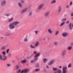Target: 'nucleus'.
<instances>
[{"label": "nucleus", "instance_id": "c85d7f7f", "mask_svg": "<svg viewBox=\"0 0 73 73\" xmlns=\"http://www.w3.org/2000/svg\"><path fill=\"white\" fill-rule=\"evenodd\" d=\"M38 60V57H35V58H34V60L35 61H36Z\"/></svg>", "mask_w": 73, "mask_h": 73}, {"label": "nucleus", "instance_id": "09e8293b", "mask_svg": "<svg viewBox=\"0 0 73 73\" xmlns=\"http://www.w3.org/2000/svg\"><path fill=\"white\" fill-rule=\"evenodd\" d=\"M69 23V21H67L66 22V24H68Z\"/></svg>", "mask_w": 73, "mask_h": 73}, {"label": "nucleus", "instance_id": "39448f33", "mask_svg": "<svg viewBox=\"0 0 73 73\" xmlns=\"http://www.w3.org/2000/svg\"><path fill=\"white\" fill-rule=\"evenodd\" d=\"M44 7L43 4H41L40 5H39L38 7V9L39 10H41V9L43 8Z\"/></svg>", "mask_w": 73, "mask_h": 73}, {"label": "nucleus", "instance_id": "2eb2a0df", "mask_svg": "<svg viewBox=\"0 0 73 73\" xmlns=\"http://www.w3.org/2000/svg\"><path fill=\"white\" fill-rule=\"evenodd\" d=\"M69 29L71 30H72L73 29V28L72 27V23H71L69 24Z\"/></svg>", "mask_w": 73, "mask_h": 73}, {"label": "nucleus", "instance_id": "7ed1b4c3", "mask_svg": "<svg viewBox=\"0 0 73 73\" xmlns=\"http://www.w3.org/2000/svg\"><path fill=\"white\" fill-rule=\"evenodd\" d=\"M27 11H28V8H26L22 10L20 12V13L21 14H23L25 12H26Z\"/></svg>", "mask_w": 73, "mask_h": 73}, {"label": "nucleus", "instance_id": "6e6d98bb", "mask_svg": "<svg viewBox=\"0 0 73 73\" xmlns=\"http://www.w3.org/2000/svg\"><path fill=\"white\" fill-rule=\"evenodd\" d=\"M0 39H3V38H4V37H0Z\"/></svg>", "mask_w": 73, "mask_h": 73}, {"label": "nucleus", "instance_id": "5701e85b", "mask_svg": "<svg viewBox=\"0 0 73 73\" xmlns=\"http://www.w3.org/2000/svg\"><path fill=\"white\" fill-rule=\"evenodd\" d=\"M47 61H48V59L45 58L43 59V62L44 63H45Z\"/></svg>", "mask_w": 73, "mask_h": 73}, {"label": "nucleus", "instance_id": "1a4fd4ad", "mask_svg": "<svg viewBox=\"0 0 73 73\" xmlns=\"http://www.w3.org/2000/svg\"><path fill=\"white\" fill-rule=\"evenodd\" d=\"M54 62V60H52L48 62V65H52V64H53Z\"/></svg>", "mask_w": 73, "mask_h": 73}, {"label": "nucleus", "instance_id": "4d7b16f0", "mask_svg": "<svg viewBox=\"0 0 73 73\" xmlns=\"http://www.w3.org/2000/svg\"><path fill=\"white\" fill-rule=\"evenodd\" d=\"M46 67L47 68H49V66L48 65H46Z\"/></svg>", "mask_w": 73, "mask_h": 73}, {"label": "nucleus", "instance_id": "864d4df0", "mask_svg": "<svg viewBox=\"0 0 73 73\" xmlns=\"http://www.w3.org/2000/svg\"><path fill=\"white\" fill-rule=\"evenodd\" d=\"M33 54H36V51H33Z\"/></svg>", "mask_w": 73, "mask_h": 73}, {"label": "nucleus", "instance_id": "aec40b11", "mask_svg": "<svg viewBox=\"0 0 73 73\" xmlns=\"http://www.w3.org/2000/svg\"><path fill=\"white\" fill-rule=\"evenodd\" d=\"M18 5L20 8H22V7H23V5H22V4H21L20 3H18Z\"/></svg>", "mask_w": 73, "mask_h": 73}, {"label": "nucleus", "instance_id": "e2e57ef3", "mask_svg": "<svg viewBox=\"0 0 73 73\" xmlns=\"http://www.w3.org/2000/svg\"><path fill=\"white\" fill-rule=\"evenodd\" d=\"M34 54H31V56H34Z\"/></svg>", "mask_w": 73, "mask_h": 73}, {"label": "nucleus", "instance_id": "bb28decb", "mask_svg": "<svg viewBox=\"0 0 73 73\" xmlns=\"http://www.w3.org/2000/svg\"><path fill=\"white\" fill-rule=\"evenodd\" d=\"M56 1L55 0H52L51 2V4H53V3H55L56 2Z\"/></svg>", "mask_w": 73, "mask_h": 73}, {"label": "nucleus", "instance_id": "052dcab7", "mask_svg": "<svg viewBox=\"0 0 73 73\" xmlns=\"http://www.w3.org/2000/svg\"><path fill=\"white\" fill-rule=\"evenodd\" d=\"M15 61L14 60H13L12 61V62H13V63H14V62H15Z\"/></svg>", "mask_w": 73, "mask_h": 73}, {"label": "nucleus", "instance_id": "69168bd1", "mask_svg": "<svg viewBox=\"0 0 73 73\" xmlns=\"http://www.w3.org/2000/svg\"><path fill=\"white\" fill-rule=\"evenodd\" d=\"M72 20H73V17L71 18Z\"/></svg>", "mask_w": 73, "mask_h": 73}, {"label": "nucleus", "instance_id": "473e14b6", "mask_svg": "<svg viewBox=\"0 0 73 73\" xmlns=\"http://www.w3.org/2000/svg\"><path fill=\"white\" fill-rule=\"evenodd\" d=\"M36 68H38L39 67V64H38V63H36Z\"/></svg>", "mask_w": 73, "mask_h": 73}, {"label": "nucleus", "instance_id": "20e7f679", "mask_svg": "<svg viewBox=\"0 0 73 73\" xmlns=\"http://www.w3.org/2000/svg\"><path fill=\"white\" fill-rule=\"evenodd\" d=\"M68 33L67 32L63 33L62 34V36L63 37H66L68 36Z\"/></svg>", "mask_w": 73, "mask_h": 73}, {"label": "nucleus", "instance_id": "f8f14e48", "mask_svg": "<svg viewBox=\"0 0 73 73\" xmlns=\"http://www.w3.org/2000/svg\"><path fill=\"white\" fill-rule=\"evenodd\" d=\"M6 3V1H5V0L1 2V5H2V6H3V5L5 4Z\"/></svg>", "mask_w": 73, "mask_h": 73}, {"label": "nucleus", "instance_id": "603ef678", "mask_svg": "<svg viewBox=\"0 0 73 73\" xmlns=\"http://www.w3.org/2000/svg\"><path fill=\"white\" fill-rule=\"evenodd\" d=\"M16 67L17 69H19V66L18 65Z\"/></svg>", "mask_w": 73, "mask_h": 73}, {"label": "nucleus", "instance_id": "6ab92c4d", "mask_svg": "<svg viewBox=\"0 0 73 73\" xmlns=\"http://www.w3.org/2000/svg\"><path fill=\"white\" fill-rule=\"evenodd\" d=\"M57 73H62V71L61 70L58 69L57 70Z\"/></svg>", "mask_w": 73, "mask_h": 73}, {"label": "nucleus", "instance_id": "4be33fe9", "mask_svg": "<svg viewBox=\"0 0 73 73\" xmlns=\"http://www.w3.org/2000/svg\"><path fill=\"white\" fill-rule=\"evenodd\" d=\"M59 33V31H56L55 32V36H57Z\"/></svg>", "mask_w": 73, "mask_h": 73}, {"label": "nucleus", "instance_id": "7c9ffc66", "mask_svg": "<svg viewBox=\"0 0 73 73\" xmlns=\"http://www.w3.org/2000/svg\"><path fill=\"white\" fill-rule=\"evenodd\" d=\"M32 11H31L29 12V16H32Z\"/></svg>", "mask_w": 73, "mask_h": 73}, {"label": "nucleus", "instance_id": "f704fd0d", "mask_svg": "<svg viewBox=\"0 0 73 73\" xmlns=\"http://www.w3.org/2000/svg\"><path fill=\"white\" fill-rule=\"evenodd\" d=\"M66 18H64L62 19V21H66Z\"/></svg>", "mask_w": 73, "mask_h": 73}, {"label": "nucleus", "instance_id": "13d9d810", "mask_svg": "<svg viewBox=\"0 0 73 73\" xmlns=\"http://www.w3.org/2000/svg\"><path fill=\"white\" fill-rule=\"evenodd\" d=\"M21 73H24V70H22L21 71Z\"/></svg>", "mask_w": 73, "mask_h": 73}, {"label": "nucleus", "instance_id": "cd10ccee", "mask_svg": "<svg viewBox=\"0 0 73 73\" xmlns=\"http://www.w3.org/2000/svg\"><path fill=\"white\" fill-rule=\"evenodd\" d=\"M40 54L39 53H38L36 54V55L35 56V57H38V56H40Z\"/></svg>", "mask_w": 73, "mask_h": 73}, {"label": "nucleus", "instance_id": "9d476101", "mask_svg": "<svg viewBox=\"0 0 73 73\" xmlns=\"http://www.w3.org/2000/svg\"><path fill=\"white\" fill-rule=\"evenodd\" d=\"M24 70V72L25 73H27L29 71V70L28 69H25Z\"/></svg>", "mask_w": 73, "mask_h": 73}, {"label": "nucleus", "instance_id": "a18cd8bd", "mask_svg": "<svg viewBox=\"0 0 73 73\" xmlns=\"http://www.w3.org/2000/svg\"><path fill=\"white\" fill-rule=\"evenodd\" d=\"M38 31H35V33L36 35H37V34L38 33Z\"/></svg>", "mask_w": 73, "mask_h": 73}, {"label": "nucleus", "instance_id": "f3484780", "mask_svg": "<svg viewBox=\"0 0 73 73\" xmlns=\"http://www.w3.org/2000/svg\"><path fill=\"white\" fill-rule=\"evenodd\" d=\"M71 67H72V63H70L68 66V68H71Z\"/></svg>", "mask_w": 73, "mask_h": 73}, {"label": "nucleus", "instance_id": "ea45409f", "mask_svg": "<svg viewBox=\"0 0 73 73\" xmlns=\"http://www.w3.org/2000/svg\"><path fill=\"white\" fill-rule=\"evenodd\" d=\"M8 56L9 57H11V53H9L8 54Z\"/></svg>", "mask_w": 73, "mask_h": 73}, {"label": "nucleus", "instance_id": "a211bd4d", "mask_svg": "<svg viewBox=\"0 0 73 73\" xmlns=\"http://www.w3.org/2000/svg\"><path fill=\"white\" fill-rule=\"evenodd\" d=\"M30 48L32 49H35V48H36V47L35 46H33V45H30Z\"/></svg>", "mask_w": 73, "mask_h": 73}, {"label": "nucleus", "instance_id": "de8ad7c7", "mask_svg": "<svg viewBox=\"0 0 73 73\" xmlns=\"http://www.w3.org/2000/svg\"><path fill=\"white\" fill-rule=\"evenodd\" d=\"M2 55L0 54V59H1L2 60Z\"/></svg>", "mask_w": 73, "mask_h": 73}, {"label": "nucleus", "instance_id": "f03ea898", "mask_svg": "<svg viewBox=\"0 0 73 73\" xmlns=\"http://www.w3.org/2000/svg\"><path fill=\"white\" fill-rule=\"evenodd\" d=\"M68 68L66 66H65L63 67L62 68V73H67Z\"/></svg>", "mask_w": 73, "mask_h": 73}, {"label": "nucleus", "instance_id": "8fccbe9b", "mask_svg": "<svg viewBox=\"0 0 73 73\" xmlns=\"http://www.w3.org/2000/svg\"><path fill=\"white\" fill-rule=\"evenodd\" d=\"M72 4L73 3H72V1H71L70 3V5H72Z\"/></svg>", "mask_w": 73, "mask_h": 73}, {"label": "nucleus", "instance_id": "3c124183", "mask_svg": "<svg viewBox=\"0 0 73 73\" xmlns=\"http://www.w3.org/2000/svg\"><path fill=\"white\" fill-rule=\"evenodd\" d=\"M70 45L73 46V42H71L70 44Z\"/></svg>", "mask_w": 73, "mask_h": 73}, {"label": "nucleus", "instance_id": "4c0bfd02", "mask_svg": "<svg viewBox=\"0 0 73 73\" xmlns=\"http://www.w3.org/2000/svg\"><path fill=\"white\" fill-rule=\"evenodd\" d=\"M54 44L55 45H57L58 44V42H54Z\"/></svg>", "mask_w": 73, "mask_h": 73}, {"label": "nucleus", "instance_id": "dca6fc26", "mask_svg": "<svg viewBox=\"0 0 73 73\" xmlns=\"http://www.w3.org/2000/svg\"><path fill=\"white\" fill-rule=\"evenodd\" d=\"M72 49V46H69L67 48V49L68 50H70Z\"/></svg>", "mask_w": 73, "mask_h": 73}, {"label": "nucleus", "instance_id": "c756f323", "mask_svg": "<svg viewBox=\"0 0 73 73\" xmlns=\"http://www.w3.org/2000/svg\"><path fill=\"white\" fill-rule=\"evenodd\" d=\"M65 22H64L62 23L60 25V27H61V26H62V25H64V24H65Z\"/></svg>", "mask_w": 73, "mask_h": 73}, {"label": "nucleus", "instance_id": "6e6552de", "mask_svg": "<svg viewBox=\"0 0 73 73\" xmlns=\"http://www.w3.org/2000/svg\"><path fill=\"white\" fill-rule=\"evenodd\" d=\"M47 31L48 32L49 34H50V35H51L53 33V31H52V30L50 29H48L47 30Z\"/></svg>", "mask_w": 73, "mask_h": 73}, {"label": "nucleus", "instance_id": "a878e982", "mask_svg": "<svg viewBox=\"0 0 73 73\" xmlns=\"http://www.w3.org/2000/svg\"><path fill=\"white\" fill-rule=\"evenodd\" d=\"M5 46H2L1 48V49L2 50H5Z\"/></svg>", "mask_w": 73, "mask_h": 73}, {"label": "nucleus", "instance_id": "bf43d9fd", "mask_svg": "<svg viewBox=\"0 0 73 73\" xmlns=\"http://www.w3.org/2000/svg\"><path fill=\"white\" fill-rule=\"evenodd\" d=\"M69 5H67L66 6V8H67V9L68 8H69Z\"/></svg>", "mask_w": 73, "mask_h": 73}, {"label": "nucleus", "instance_id": "338daca9", "mask_svg": "<svg viewBox=\"0 0 73 73\" xmlns=\"http://www.w3.org/2000/svg\"><path fill=\"white\" fill-rule=\"evenodd\" d=\"M29 0V1H30V0Z\"/></svg>", "mask_w": 73, "mask_h": 73}, {"label": "nucleus", "instance_id": "b1692460", "mask_svg": "<svg viewBox=\"0 0 73 73\" xmlns=\"http://www.w3.org/2000/svg\"><path fill=\"white\" fill-rule=\"evenodd\" d=\"M26 62H27V60H23L21 61V62H22L23 64H24V63H25Z\"/></svg>", "mask_w": 73, "mask_h": 73}, {"label": "nucleus", "instance_id": "e433bc0d", "mask_svg": "<svg viewBox=\"0 0 73 73\" xmlns=\"http://www.w3.org/2000/svg\"><path fill=\"white\" fill-rule=\"evenodd\" d=\"M17 73H21V69H19V70L18 71H17Z\"/></svg>", "mask_w": 73, "mask_h": 73}, {"label": "nucleus", "instance_id": "37998d69", "mask_svg": "<svg viewBox=\"0 0 73 73\" xmlns=\"http://www.w3.org/2000/svg\"><path fill=\"white\" fill-rule=\"evenodd\" d=\"M40 69H37L35 70V72H38L40 70Z\"/></svg>", "mask_w": 73, "mask_h": 73}, {"label": "nucleus", "instance_id": "5fc2aeb1", "mask_svg": "<svg viewBox=\"0 0 73 73\" xmlns=\"http://www.w3.org/2000/svg\"><path fill=\"white\" fill-rule=\"evenodd\" d=\"M71 16L73 17V12L71 13Z\"/></svg>", "mask_w": 73, "mask_h": 73}, {"label": "nucleus", "instance_id": "ddd939ff", "mask_svg": "<svg viewBox=\"0 0 73 73\" xmlns=\"http://www.w3.org/2000/svg\"><path fill=\"white\" fill-rule=\"evenodd\" d=\"M61 11V7L60 6H59L58 7V12L60 13Z\"/></svg>", "mask_w": 73, "mask_h": 73}, {"label": "nucleus", "instance_id": "0e129e2a", "mask_svg": "<svg viewBox=\"0 0 73 73\" xmlns=\"http://www.w3.org/2000/svg\"><path fill=\"white\" fill-rule=\"evenodd\" d=\"M54 73H57V72L56 71H55L54 72Z\"/></svg>", "mask_w": 73, "mask_h": 73}, {"label": "nucleus", "instance_id": "c9c22d12", "mask_svg": "<svg viewBox=\"0 0 73 73\" xmlns=\"http://www.w3.org/2000/svg\"><path fill=\"white\" fill-rule=\"evenodd\" d=\"M2 54H3V55L4 56H5V54H6V53L5 52V51L3 52Z\"/></svg>", "mask_w": 73, "mask_h": 73}, {"label": "nucleus", "instance_id": "f257e3e1", "mask_svg": "<svg viewBox=\"0 0 73 73\" xmlns=\"http://www.w3.org/2000/svg\"><path fill=\"white\" fill-rule=\"evenodd\" d=\"M19 22L15 21L13 23H11L9 26V27L10 29H13L15 28V25H17L19 24Z\"/></svg>", "mask_w": 73, "mask_h": 73}, {"label": "nucleus", "instance_id": "423d86ee", "mask_svg": "<svg viewBox=\"0 0 73 73\" xmlns=\"http://www.w3.org/2000/svg\"><path fill=\"white\" fill-rule=\"evenodd\" d=\"M66 50H64L63 51L61 54V56H62V57L64 56L65 54H66Z\"/></svg>", "mask_w": 73, "mask_h": 73}, {"label": "nucleus", "instance_id": "2f4dec72", "mask_svg": "<svg viewBox=\"0 0 73 73\" xmlns=\"http://www.w3.org/2000/svg\"><path fill=\"white\" fill-rule=\"evenodd\" d=\"M30 62L31 64H33L35 63V60H31L30 61Z\"/></svg>", "mask_w": 73, "mask_h": 73}, {"label": "nucleus", "instance_id": "0eeeda50", "mask_svg": "<svg viewBox=\"0 0 73 73\" xmlns=\"http://www.w3.org/2000/svg\"><path fill=\"white\" fill-rule=\"evenodd\" d=\"M8 58V57L6 56L3 55L2 56V60H6L7 58Z\"/></svg>", "mask_w": 73, "mask_h": 73}, {"label": "nucleus", "instance_id": "72a5a7b5", "mask_svg": "<svg viewBox=\"0 0 73 73\" xmlns=\"http://www.w3.org/2000/svg\"><path fill=\"white\" fill-rule=\"evenodd\" d=\"M53 70H54V71H56L57 70V68H53Z\"/></svg>", "mask_w": 73, "mask_h": 73}, {"label": "nucleus", "instance_id": "79ce46f5", "mask_svg": "<svg viewBox=\"0 0 73 73\" xmlns=\"http://www.w3.org/2000/svg\"><path fill=\"white\" fill-rule=\"evenodd\" d=\"M6 36H10L11 34H7L6 35Z\"/></svg>", "mask_w": 73, "mask_h": 73}, {"label": "nucleus", "instance_id": "393cba45", "mask_svg": "<svg viewBox=\"0 0 73 73\" xmlns=\"http://www.w3.org/2000/svg\"><path fill=\"white\" fill-rule=\"evenodd\" d=\"M13 20V18H11V19H9L8 20V21L9 22H11V21H12Z\"/></svg>", "mask_w": 73, "mask_h": 73}, {"label": "nucleus", "instance_id": "a19ab883", "mask_svg": "<svg viewBox=\"0 0 73 73\" xmlns=\"http://www.w3.org/2000/svg\"><path fill=\"white\" fill-rule=\"evenodd\" d=\"M21 2L22 3H24V0H21Z\"/></svg>", "mask_w": 73, "mask_h": 73}, {"label": "nucleus", "instance_id": "c03bdc74", "mask_svg": "<svg viewBox=\"0 0 73 73\" xmlns=\"http://www.w3.org/2000/svg\"><path fill=\"white\" fill-rule=\"evenodd\" d=\"M11 66V64H7V66L8 67Z\"/></svg>", "mask_w": 73, "mask_h": 73}, {"label": "nucleus", "instance_id": "4468645a", "mask_svg": "<svg viewBox=\"0 0 73 73\" xmlns=\"http://www.w3.org/2000/svg\"><path fill=\"white\" fill-rule=\"evenodd\" d=\"M38 45H39V42L37 41L35 43V47H37L38 46Z\"/></svg>", "mask_w": 73, "mask_h": 73}, {"label": "nucleus", "instance_id": "9b49d317", "mask_svg": "<svg viewBox=\"0 0 73 73\" xmlns=\"http://www.w3.org/2000/svg\"><path fill=\"white\" fill-rule=\"evenodd\" d=\"M49 14V12H47L44 13V16L45 17H48Z\"/></svg>", "mask_w": 73, "mask_h": 73}, {"label": "nucleus", "instance_id": "58836bf2", "mask_svg": "<svg viewBox=\"0 0 73 73\" xmlns=\"http://www.w3.org/2000/svg\"><path fill=\"white\" fill-rule=\"evenodd\" d=\"M9 49H7L6 50V53L7 54L9 53Z\"/></svg>", "mask_w": 73, "mask_h": 73}, {"label": "nucleus", "instance_id": "412c9836", "mask_svg": "<svg viewBox=\"0 0 73 73\" xmlns=\"http://www.w3.org/2000/svg\"><path fill=\"white\" fill-rule=\"evenodd\" d=\"M23 41L25 42H28V39H27V38H25L23 40Z\"/></svg>", "mask_w": 73, "mask_h": 73}, {"label": "nucleus", "instance_id": "680f3d73", "mask_svg": "<svg viewBox=\"0 0 73 73\" xmlns=\"http://www.w3.org/2000/svg\"><path fill=\"white\" fill-rule=\"evenodd\" d=\"M59 68H60V69H61L62 68V66H60V67H59Z\"/></svg>", "mask_w": 73, "mask_h": 73}, {"label": "nucleus", "instance_id": "49530a36", "mask_svg": "<svg viewBox=\"0 0 73 73\" xmlns=\"http://www.w3.org/2000/svg\"><path fill=\"white\" fill-rule=\"evenodd\" d=\"M9 15H10V14H6V16H9Z\"/></svg>", "mask_w": 73, "mask_h": 73}]
</instances>
